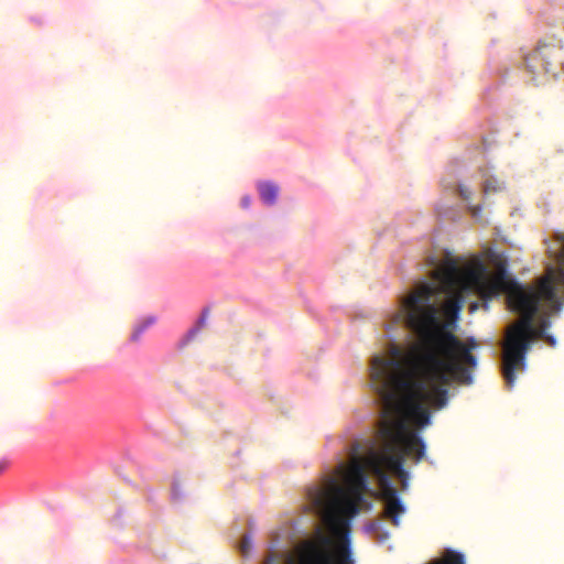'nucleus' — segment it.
I'll return each mask as SVG.
<instances>
[{
    "mask_svg": "<svg viewBox=\"0 0 564 564\" xmlns=\"http://www.w3.org/2000/svg\"><path fill=\"white\" fill-rule=\"evenodd\" d=\"M563 65L561 48L553 43H540L525 57V68L535 83H544L557 75Z\"/></svg>",
    "mask_w": 564,
    "mask_h": 564,
    "instance_id": "nucleus-1",
    "label": "nucleus"
},
{
    "mask_svg": "<svg viewBox=\"0 0 564 564\" xmlns=\"http://www.w3.org/2000/svg\"><path fill=\"white\" fill-rule=\"evenodd\" d=\"M429 564H465V557L462 553L447 549L441 557L431 561Z\"/></svg>",
    "mask_w": 564,
    "mask_h": 564,
    "instance_id": "nucleus-2",
    "label": "nucleus"
},
{
    "mask_svg": "<svg viewBox=\"0 0 564 564\" xmlns=\"http://www.w3.org/2000/svg\"><path fill=\"white\" fill-rule=\"evenodd\" d=\"M261 199L268 204L273 205L278 197V186L272 183H261L258 186Z\"/></svg>",
    "mask_w": 564,
    "mask_h": 564,
    "instance_id": "nucleus-3",
    "label": "nucleus"
},
{
    "mask_svg": "<svg viewBox=\"0 0 564 564\" xmlns=\"http://www.w3.org/2000/svg\"><path fill=\"white\" fill-rule=\"evenodd\" d=\"M505 188V185L502 182L498 181L494 176H489L484 182V194L488 195L490 193H497Z\"/></svg>",
    "mask_w": 564,
    "mask_h": 564,
    "instance_id": "nucleus-4",
    "label": "nucleus"
},
{
    "mask_svg": "<svg viewBox=\"0 0 564 564\" xmlns=\"http://www.w3.org/2000/svg\"><path fill=\"white\" fill-rule=\"evenodd\" d=\"M154 324V318L153 317H148L145 319H143L142 322H140L133 329L132 334H131V340L132 341H138L140 338H141V335L143 334V332L149 328L151 325Z\"/></svg>",
    "mask_w": 564,
    "mask_h": 564,
    "instance_id": "nucleus-5",
    "label": "nucleus"
},
{
    "mask_svg": "<svg viewBox=\"0 0 564 564\" xmlns=\"http://www.w3.org/2000/svg\"><path fill=\"white\" fill-rule=\"evenodd\" d=\"M240 552L242 555H247L251 549V540L249 536L245 535L239 545Z\"/></svg>",
    "mask_w": 564,
    "mask_h": 564,
    "instance_id": "nucleus-6",
    "label": "nucleus"
},
{
    "mask_svg": "<svg viewBox=\"0 0 564 564\" xmlns=\"http://www.w3.org/2000/svg\"><path fill=\"white\" fill-rule=\"evenodd\" d=\"M458 192H459V195L460 197L464 199V200H469L471 198V191H469L466 186L464 185H459L458 187Z\"/></svg>",
    "mask_w": 564,
    "mask_h": 564,
    "instance_id": "nucleus-7",
    "label": "nucleus"
},
{
    "mask_svg": "<svg viewBox=\"0 0 564 564\" xmlns=\"http://www.w3.org/2000/svg\"><path fill=\"white\" fill-rule=\"evenodd\" d=\"M549 346L555 347L556 340L552 335H547L546 332L544 333V337L542 338Z\"/></svg>",
    "mask_w": 564,
    "mask_h": 564,
    "instance_id": "nucleus-8",
    "label": "nucleus"
},
{
    "mask_svg": "<svg viewBox=\"0 0 564 564\" xmlns=\"http://www.w3.org/2000/svg\"><path fill=\"white\" fill-rule=\"evenodd\" d=\"M199 330V326L192 328L184 339V344L188 343Z\"/></svg>",
    "mask_w": 564,
    "mask_h": 564,
    "instance_id": "nucleus-9",
    "label": "nucleus"
},
{
    "mask_svg": "<svg viewBox=\"0 0 564 564\" xmlns=\"http://www.w3.org/2000/svg\"><path fill=\"white\" fill-rule=\"evenodd\" d=\"M250 202H251V200H250V198H249V197H245V198H242V202H241V203H242V206H243L245 208H247V207H249Z\"/></svg>",
    "mask_w": 564,
    "mask_h": 564,
    "instance_id": "nucleus-10",
    "label": "nucleus"
},
{
    "mask_svg": "<svg viewBox=\"0 0 564 564\" xmlns=\"http://www.w3.org/2000/svg\"><path fill=\"white\" fill-rule=\"evenodd\" d=\"M479 304L477 302H474L470 304L469 310L470 312H475L478 308Z\"/></svg>",
    "mask_w": 564,
    "mask_h": 564,
    "instance_id": "nucleus-11",
    "label": "nucleus"
},
{
    "mask_svg": "<svg viewBox=\"0 0 564 564\" xmlns=\"http://www.w3.org/2000/svg\"><path fill=\"white\" fill-rule=\"evenodd\" d=\"M479 212H480V207L479 206L473 208L474 216H477L479 214Z\"/></svg>",
    "mask_w": 564,
    "mask_h": 564,
    "instance_id": "nucleus-12",
    "label": "nucleus"
},
{
    "mask_svg": "<svg viewBox=\"0 0 564 564\" xmlns=\"http://www.w3.org/2000/svg\"><path fill=\"white\" fill-rule=\"evenodd\" d=\"M6 468V463L1 462L0 463V473Z\"/></svg>",
    "mask_w": 564,
    "mask_h": 564,
    "instance_id": "nucleus-13",
    "label": "nucleus"
},
{
    "mask_svg": "<svg viewBox=\"0 0 564 564\" xmlns=\"http://www.w3.org/2000/svg\"><path fill=\"white\" fill-rule=\"evenodd\" d=\"M204 319H205V317H202L200 321H199V324H203Z\"/></svg>",
    "mask_w": 564,
    "mask_h": 564,
    "instance_id": "nucleus-14",
    "label": "nucleus"
}]
</instances>
